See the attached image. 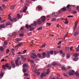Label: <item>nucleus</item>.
<instances>
[{
    "label": "nucleus",
    "mask_w": 79,
    "mask_h": 79,
    "mask_svg": "<svg viewBox=\"0 0 79 79\" xmlns=\"http://www.w3.org/2000/svg\"><path fill=\"white\" fill-rule=\"evenodd\" d=\"M11 18V16L9 17L8 18V19L10 20V21L16 22L18 20L16 18H14L13 19H12Z\"/></svg>",
    "instance_id": "nucleus-1"
},
{
    "label": "nucleus",
    "mask_w": 79,
    "mask_h": 79,
    "mask_svg": "<svg viewBox=\"0 0 79 79\" xmlns=\"http://www.w3.org/2000/svg\"><path fill=\"white\" fill-rule=\"evenodd\" d=\"M66 10V7H63L62 9H60L59 11V13H61L62 11L64 12Z\"/></svg>",
    "instance_id": "nucleus-2"
},
{
    "label": "nucleus",
    "mask_w": 79,
    "mask_h": 79,
    "mask_svg": "<svg viewBox=\"0 0 79 79\" xmlns=\"http://www.w3.org/2000/svg\"><path fill=\"white\" fill-rule=\"evenodd\" d=\"M31 55L32 56H31V57L33 59H36L37 58V55L34 53H32L31 54Z\"/></svg>",
    "instance_id": "nucleus-3"
},
{
    "label": "nucleus",
    "mask_w": 79,
    "mask_h": 79,
    "mask_svg": "<svg viewBox=\"0 0 79 79\" xmlns=\"http://www.w3.org/2000/svg\"><path fill=\"white\" fill-rule=\"evenodd\" d=\"M75 73V72L74 70H72V71H70L69 73V76H73L74 74Z\"/></svg>",
    "instance_id": "nucleus-4"
},
{
    "label": "nucleus",
    "mask_w": 79,
    "mask_h": 79,
    "mask_svg": "<svg viewBox=\"0 0 79 79\" xmlns=\"http://www.w3.org/2000/svg\"><path fill=\"white\" fill-rule=\"evenodd\" d=\"M37 23L39 25H41L42 24V22L40 19H39L37 21Z\"/></svg>",
    "instance_id": "nucleus-5"
},
{
    "label": "nucleus",
    "mask_w": 79,
    "mask_h": 79,
    "mask_svg": "<svg viewBox=\"0 0 79 79\" xmlns=\"http://www.w3.org/2000/svg\"><path fill=\"white\" fill-rule=\"evenodd\" d=\"M7 44L8 43H7V41H6L4 42V43L3 44V46L4 47V48H6V45H7Z\"/></svg>",
    "instance_id": "nucleus-6"
},
{
    "label": "nucleus",
    "mask_w": 79,
    "mask_h": 79,
    "mask_svg": "<svg viewBox=\"0 0 79 79\" xmlns=\"http://www.w3.org/2000/svg\"><path fill=\"white\" fill-rule=\"evenodd\" d=\"M5 66L6 67H8V69L9 70H10L11 69V66H9L8 64H6Z\"/></svg>",
    "instance_id": "nucleus-7"
},
{
    "label": "nucleus",
    "mask_w": 79,
    "mask_h": 79,
    "mask_svg": "<svg viewBox=\"0 0 79 79\" xmlns=\"http://www.w3.org/2000/svg\"><path fill=\"white\" fill-rule=\"evenodd\" d=\"M46 20L45 16H42L41 17V20L42 22H44Z\"/></svg>",
    "instance_id": "nucleus-8"
},
{
    "label": "nucleus",
    "mask_w": 79,
    "mask_h": 79,
    "mask_svg": "<svg viewBox=\"0 0 79 79\" xmlns=\"http://www.w3.org/2000/svg\"><path fill=\"white\" fill-rule=\"evenodd\" d=\"M11 66L13 68H15V64L13 61L11 62Z\"/></svg>",
    "instance_id": "nucleus-9"
},
{
    "label": "nucleus",
    "mask_w": 79,
    "mask_h": 79,
    "mask_svg": "<svg viewBox=\"0 0 79 79\" xmlns=\"http://www.w3.org/2000/svg\"><path fill=\"white\" fill-rule=\"evenodd\" d=\"M50 52H47L46 56L47 58H49L50 57Z\"/></svg>",
    "instance_id": "nucleus-10"
},
{
    "label": "nucleus",
    "mask_w": 79,
    "mask_h": 79,
    "mask_svg": "<svg viewBox=\"0 0 79 79\" xmlns=\"http://www.w3.org/2000/svg\"><path fill=\"white\" fill-rule=\"evenodd\" d=\"M57 15H58V14L57 13H53L52 14V16L53 17H54L57 16Z\"/></svg>",
    "instance_id": "nucleus-11"
},
{
    "label": "nucleus",
    "mask_w": 79,
    "mask_h": 79,
    "mask_svg": "<svg viewBox=\"0 0 79 79\" xmlns=\"http://www.w3.org/2000/svg\"><path fill=\"white\" fill-rule=\"evenodd\" d=\"M23 67V68L27 69L28 68V66L26 64H24Z\"/></svg>",
    "instance_id": "nucleus-12"
},
{
    "label": "nucleus",
    "mask_w": 79,
    "mask_h": 79,
    "mask_svg": "<svg viewBox=\"0 0 79 79\" xmlns=\"http://www.w3.org/2000/svg\"><path fill=\"white\" fill-rule=\"evenodd\" d=\"M46 75H45L44 73H43L42 74H41V77L43 78V77H46Z\"/></svg>",
    "instance_id": "nucleus-13"
},
{
    "label": "nucleus",
    "mask_w": 79,
    "mask_h": 79,
    "mask_svg": "<svg viewBox=\"0 0 79 79\" xmlns=\"http://www.w3.org/2000/svg\"><path fill=\"white\" fill-rule=\"evenodd\" d=\"M27 68H23V72L24 73H26L27 72Z\"/></svg>",
    "instance_id": "nucleus-14"
},
{
    "label": "nucleus",
    "mask_w": 79,
    "mask_h": 79,
    "mask_svg": "<svg viewBox=\"0 0 79 79\" xmlns=\"http://www.w3.org/2000/svg\"><path fill=\"white\" fill-rule=\"evenodd\" d=\"M26 2L25 4L26 6H27L29 5L28 3L29 2V0H26Z\"/></svg>",
    "instance_id": "nucleus-15"
},
{
    "label": "nucleus",
    "mask_w": 79,
    "mask_h": 79,
    "mask_svg": "<svg viewBox=\"0 0 79 79\" xmlns=\"http://www.w3.org/2000/svg\"><path fill=\"white\" fill-rule=\"evenodd\" d=\"M67 69L65 68V67L64 66H63L62 67V70H63L67 71Z\"/></svg>",
    "instance_id": "nucleus-16"
},
{
    "label": "nucleus",
    "mask_w": 79,
    "mask_h": 79,
    "mask_svg": "<svg viewBox=\"0 0 79 79\" xmlns=\"http://www.w3.org/2000/svg\"><path fill=\"white\" fill-rule=\"evenodd\" d=\"M46 55V53L45 52H43L42 53V55H43V58H44L45 57V56Z\"/></svg>",
    "instance_id": "nucleus-17"
},
{
    "label": "nucleus",
    "mask_w": 79,
    "mask_h": 79,
    "mask_svg": "<svg viewBox=\"0 0 79 79\" xmlns=\"http://www.w3.org/2000/svg\"><path fill=\"white\" fill-rule=\"evenodd\" d=\"M79 60L78 57H75L73 59V60L74 61H77Z\"/></svg>",
    "instance_id": "nucleus-18"
},
{
    "label": "nucleus",
    "mask_w": 79,
    "mask_h": 79,
    "mask_svg": "<svg viewBox=\"0 0 79 79\" xmlns=\"http://www.w3.org/2000/svg\"><path fill=\"white\" fill-rule=\"evenodd\" d=\"M75 75L76 76H77V77H79V73L77 72H76V73H75Z\"/></svg>",
    "instance_id": "nucleus-19"
},
{
    "label": "nucleus",
    "mask_w": 79,
    "mask_h": 79,
    "mask_svg": "<svg viewBox=\"0 0 79 79\" xmlns=\"http://www.w3.org/2000/svg\"><path fill=\"white\" fill-rule=\"evenodd\" d=\"M35 73L37 74V75L38 76L40 74V72H38L37 71L36 72H35Z\"/></svg>",
    "instance_id": "nucleus-20"
},
{
    "label": "nucleus",
    "mask_w": 79,
    "mask_h": 79,
    "mask_svg": "<svg viewBox=\"0 0 79 79\" xmlns=\"http://www.w3.org/2000/svg\"><path fill=\"white\" fill-rule=\"evenodd\" d=\"M22 40V39L21 38L19 39L17 38L15 39L16 41H17V42H19V41H21V40Z\"/></svg>",
    "instance_id": "nucleus-21"
},
{
    "label": "nucleus",
    "mask_w": 79,
    "mask_h": 79,
    "mask_svg": "<svg viewBox=\"0 0 79 79\" xmlns=\"http://www.w3.org/2000/svg\"><path fill=\"white\" fill-rule=\"evenodd\" d=\"M74 56L75 57H77V56H79V54H78L77 53H75L74 54Z\"/></svg>",
    "instance_id": "nucleus-22"
},
{
    "label": "nucleus",
    "mask_w": 79,
    "mask_h": 79,
    "mask_svg": "<svg viewBox=\"0 0 79 79\" xmlns=\"http://www.w3.org/2000/svg\"><path fill=\"white\" fill-rule=\"evenodd\" d=\"M47 71L46 72V74L48 75L49 73L50 72L49 69H47Z\"/></svg>",
    "instance_id": "nucleus-23"
},
{
    "label": "nucleus",
    "mask_w": 79,
    "mask_h": 79,
    "mask_svg": "<svg viewBox=\"0 0 79 79\" xmlns=\"http://www.w3.org/2000/svg\"><path fill=\"white\" fill-rule=\"evenodd\" d=\"M27 7H26V6H25V7L24 9H23V12H25L26 11V10H27Z\"/></svg>",
    "instance_id": "nucleus-24"
},
{
    "label": "nucleus",
    "mask_w": 79,
    "mask_h": 79,
    "mask_svg": "<svg viewBox=\"0 0 79 79\" xmlns=\"http://www.w3.org/2000/svg\"><path fill=\"white\" fill-rule=\"evenodd\" d=\"M4 76V73L3 72H1L0 74V78ZM1 78H0L1 79Z\"/></svg>",
    "instance_id": "nucleus-25"
},
{
    "label": "nucleus",
    "mask_w": 79,
    "mask_h": 79,
    "mask_svg": "<svg viewBox=\"0 0 79 79\" xmlns=\"http://www.w3.org/2000/svg\"><path fill=\"white\" fill-rule=\"evenodd\" d=\"M57 65V63L56 62H53L52 63V65L53 66H55Z\"/></svg>",
    "instance_id": "nucleus-26"
},
{
    "label": "nucleus",
    "mask_w": 79,
    "mask_h": 79,
    "mask_svg": "<svg viewBox=\"0 0 79 79\" xmlns=\"http://www.w3.org/2000/svg\"><path fill=\"white\" fill-rule=\"evenodd\" d=\"M15 64L17 66L19 64V61L18 60H16L15 61Z\"/></svg>",
    "instance_id": "nucleus-27"
},
{
    "label": "nucleus",
    "mask_w": 79,
    "mask_h": 79,
    "mask_svg": "<svg viewBox=\"0 0 79 79\" xmlns=\"http://www.w3.org/2000/svg\"><path fill=\"white\" fill-rule=\"evenodd\" d=\"M4 50V48L3 47H0V50L2 51Z\"/></svg>",
    "instance_id": "nucleus-28"
},
{
    "label": "nucleus",
    "mask_w": 79,
    "mask_h": 79,
    "mask_svg": "<svg viewBox=\"0 0 79 79\" xmlns=\"http://www.w3.org/2000/svg\"><path fill=\"white\" fill-rule=\"evenodd\" d=\"M0 27L1 28H5V25L3 24L0 25Z\"/></svg>",
    "instance_id": "nucleus-29"
},
{
    "label": "nucleus",
    "mask_w": 79,
    "mask_h": 79,
    "mask_svg": "<svg viewBox=\"0 0 79 79\" xmlns=\"http://www.w3.org/2000/svg\"><path fill=\"white\" fill-rule=\"evenodd\" d=\"M15 6V5H13L10 7V9H14Z\"/></svg>",
    "instance_id": "nucleus-30"
},
{
    "label": "nucleus",
    "mask_w": 79,
    "mask_h": 79,
    "mask_svg": "<svg viewBox=\"0 0 79 79\" xmlns=\"http://www.w3.org/2000/svg\"><path fill=\"white\" fill-rule=\"evenodd\" d=\"M53 53H54V52L53 50H51L50 52V54L51 55H52L53 54Z\"/></svg>",
    "instance_id": "nucleus-31"
},
{
    "label": "nucleus",
    "mask_w": 79,
    "mask_h": 79,
    "mask_svg": "<svg viewBox=\"0 0 79 79\" xmlns=\"http://www.w3.org/2000/svg\"><path fill=\"white\" fill-rule=\"evenodd\" d=\"M46 46V44H44L43 45L41 46V48H44Z\"/></svg>",
    "instance_id": "nucleus-32"
},
{
    "label": "nucleus",
    "mask_w": 79,
    "mask_h": 79,
    "mask_svg": "<svg viewBox=\"0 0 79 79\" xmlns=\"http://www.w3.org/2000/svg\"><path fill=\"white\" fill-rule=\"evenodd\" d=\"M68 34H69V32H67V33L64 36V38H66V37H67V36H68Z\"/></svg>",
    "instance_id": "nucleus-33"
},
{
    "label": "nucleus",
    "mask_w": 79,
    "mask_h": 79,
    "mask_svg": "<svg viewBox=\"0 0 79 79\" xmlns=\"http://www.w3.org/2000/svg\"><path fill=\"white\" fill-rule=\"evenodd\" d=\"M59 52H58L57 51H55L54 52V54L55 55H56V54L57 53H58Z\"/></svg>",
    "instance_id": "nucleus-34"
},
{
    "label": "nucleus",
    "mask_w": 79,
    "mask_h": 79,
    "mask_svg": "<svg viewBox=\"0 0 79 79\" xmlns=\"http://www.w3.org/2000/svg\"><path fill=\"white\" fill-rule=\"evenodd\" d=\"M70 4H68V5L67 6V8L69 9V11H70V10H69V7H70Z\"/></svg>",
    "instance_id": "nucleus-35"
},
{
    "label": "nucleus",
    "mask_w": 79,
    "mask_h": 79,
    "mask_svg": "<svg viewBox=\"0 0 79 79\" xmlns=\"http://www.w3.org/2000/svg\"><path fill=\"white\" fill-rule=\"evenodd\" d=\"M72 68L70 66H67V68H66L67 69V70H68V69H72Z\"/></svg>",
    "instance_id": "nucleus-36"
},
{
    "label": "nucleus",
    "mask_w": 79,
    "mask_h": 79,
    "mask_svg": "<svg viewBox=\"0 0 79 79\" xmlns=\"http://www.w3.org/2000/svg\"><path fill=\"white\" fill-rule=\"evenodd\" d=\"M10 25H11V23H10V22L7 23H6V26H8Z\"/></svg>",
    "instance_id": "nucleus-37"
},
{
    "label": "nucleus",
    "mask_w": 79,
    "mask_h": 79,
    "mask_svg": "<svg viewBox=\"0 0 79 79\" xmlns=\"http://www.w3.org/2000/svg\"><path fill=\"white\" fill-rule=\"evenodd\" d=\"M64 49L66 51H67L69 49V48L68 47H66Z\"/></svg>",
    "instance_id": "nucleus-38"
},
{
    "label": "nucleus",
    "mask_w": 79,
    "mask_h": 79,
    "mask_svg": "<svg viewBox=\"0 0 79 79\" xmlns=\"http://www.w3.org/2000/svg\"><path fill=\"white\" fill-rule=\"evenodd\" d=\"M77 35H78V32H75V33L74 34V35L75 36H77Z\"/></svg>",
    "instance_id": "nucleus-39"
},
{
    "label": "nucleus",
    "mask_w": 79,
    "mask_h": 79,
    "mask_svg": "<svg viewBox=\"0 0 79 79\" xmlns=\"http://www.w3.org/2000/svg\"><path fill=\"white\" fill-rule=\"evenodd\" d=\"M70 57V54H68L67 56V58H69Z\"/></svg>",
    "instance_id": "nucleus-40"
},
{
    "label": "nucleus",
    "mask_w": 79,
    "mask_h": 79,
    "mask_svg": "<svg viewBox=\"0 0 79 79\" xmlns=\"http://www.w3.org/2000/svg\"><path fill=\"white\" fill-rule=\"evenodd\" d=\"M42 29V27H40L37 28V30L38 31L41 30Z\"/></svg>",
    "instance_id": "nucleus-41"
},
{
    "label": "nucleus",
    "mask_w": 79,
    "mask_h": 79,
    "mask_svg": "<svg viewBox=\"0 0 79 79\" xmlns=\"http://www.w3.org/2000/svg\"><path fill=\"white\" fill-rule=\"evenodd\" d=\"M34 25L35 26H36L37 23H36V21H34Z\"/></svg>",
    "instance_id": "nucleus-42"
},
{
    "label": "nucleus",
    "mask_w": 79,
    "mask_h": 79,
    "mask_svg": "<svg viewBox=\"0 0 79 79\" xmlns=\"http://www.w3.org/2000/svg\"><path fill=\"white\" fill-rule=\"evenodd\" d=\"M77 23H78V22H75V25L76 26V27H77Z\"/></svg>",
    "instance_id": "nucleus-43"
},
{
    "label": "nucleus",
    "mask_w": 79,
    "mask_h": 79,
    "mask_svg": "<svg viewBox=\"0 0 79 79\" xmlns=\"http://www.w3.org/2000/svg\"><path fill=\"white\" fill-rule=\"evenodd\" d=\"M35 29V28L33 27L32 28H31L29 30L30 31H32Z\"/></svg>",
    "instance_id": "nucleus-44"
},
{
    "label": "nucleus",
    "mask_w": 79,
    "mask_h": 79,
    "mask_svg": "<svg viewBox=\"0 0 79 79\" xmlns=\"http://www.w3.org/2000/svg\"><path fill=\"white\" fill-rule=\"evenodd\" d=\"M79 51V47H77L76 48V51L77 52H78Z\"/></svg>",
    "instance_id": "nucleus-45"
},
{
    "label": "nucleus",
    "mask_w": 79,
    "mask_h": 79,
    "mask_svg": "<svg viewBox=\"0 0 79 79\" xmlns=\"http://www.w3.org/2000/svg\"><path fill=\"white\" fill-rule=\"evenodd\" d=\"M62 43V42L61 41H59V42L57 44L58 45H60Z\"/></svg>",
    "instance_id": "nucleus-46"
},
{
    "label": "nucleus",
    "mask_w": 79,
    "mask_h": 79,
    "mask_svg": "<svg viewBox=\"0 0 79 79\" xmlns=\"http://www.w3.org/2000/svg\"><path fill=\"white\" fill-rule=\"evenodd\" d=\"M38 57L40 58L41 57V55L40 53L38 54Z\"/></svg>",
    "instance_id": "nucleus-47"
},
{
    "label": "nucleus",
    "mask_w": 79,
    "mask_h": 79,
    "mask_svg": "<svg viewBox=\"0 0 79 79\" xmlns=\"http://www.w3.org/2000/svg\"><path fill=\"white\" fill-rule=\"evenodd\" d=\"M18 48H19L18 45H16L15 49H18Z\"/></svg>",
    "instance_id": "nucleus-48"
},
{
    "label": "nucleus",
    "mask_w": 79,
    "mask_h": 79,
    "mask_svg": "<svg viewBox=\"0 0 79 79\" xmlns=\"http://www.w3.org/2000/svg\"><path fill=\"white\" fill-rule=\"evenodd\" d=\"M38 9L40 10H42V7H40V6H38Z\"/></svg>",
    "instance_id": "nucleus-49"
},
{
    "label": "nucleus",
    "mask_w": 79,
    "mask_h": 79,
    "mask_svg": "<svg viewBox=\"0 0 79 79\" xmlns=\"http://www.w3.org/2000/svg\"><path fill=\"white\" fill-rule=\"evenodd\" d=\"M17 16L18 18H19L20 17V15L19 14H18L17 15Z\"/></svg>",
    "instance_id": "nucleus-50"
},
{
    "label": "nucleus",
    "mask_w": 79,
    "mask_h": 79,
    "mask_svg": "<svg viewBox=\"0 0 79 79\" xmlns=\"http://www.w3.org/2000/svg\"><path fill=\"white\" fill-rule=\"evenodd\" d=\"M10 52V50L7 49V51H6V53H8Z\"/></svg>",
    "instance_id": "nucleus-51"
},
{
    "label": "nucleus",
    "mask_w": 79,
    "mask_h": 79,
    "mask_svg": "<svg viewBox=\"0 0 79 79\" xmlns=\"http://www.w3.org/2000/svg\"><path fill=\"white\" fill-rule=\"evenodd\" d=\"M60 54H62L63 53V51L62 50H60Z\"/></svg>",
    "instance_id": "nucleus-52"
},
{
    "label": "nucleus",
    "mask_w": 79,
    "mask_h": 79,
    "mask_svg": "<svg viewBox=\"0 0 79 79\" xmlns=\"http://www.w3.org/2000/svg\"><path fill=\"white\" fill-rule=\"evenodd\" d=\"M46 24L48 26H50L51 25V23H47Z\"/></svg>",
    "instance_id": "nucleus-53"
},
{
    "label": "nucleus",
    "mask_w": 79,
    "mask_h": 79,
    "mask_svg": "<svg viewBox=\"0 0 79 79\" xmlns=\"http://www.w3.org/2000/svg\"><path fill=\"white\" fill-rule=\"evenodd\" d=\"M17 54L18 55H21V54H22V53H21V52H18Z\"/></svg>",
    "instance_id": "nucleus-54"
},
{
    "label": "nucleus",
    "mask_w": 79,
    "mask_h": 79,
    "mask_svg": "<svg viewBox=\"0 0 79 79\" xmlns=\"http://www.w3.org/2000/svg\"><path fill=\"white\" fill-rule=\"evenodd\" d=\"M2 6L3 7V8L5 9H6V6H5L4 4H3Z\"/></svg>",
    "instance_id": "nucleus-55"
},
{
    "label": "nucleus",
    "mask_w": 79,
    "mask_h": 79,
    "mask_svg": "<svg viewBox=\"0 0 79 79\" xmlns=\"http://www.w3.org/2000/svg\"><path fill=\"white\" fill-rule=\"evenodd\" d=\"M6 66H5V65H2V68H3V69H5V67H6Z\"/></svg>",
    "instance_id": "nucleus-56"
},
{
    "label": "nucleus",
    "mask_w": 79,
    "mask_h": 79,
    "mask_svg": "<svg viewBox=\"0 0 79 79\" xmlns=\"http://www.w3.org/2000/svg\"><path fill=\"white\" fill-rule=\"evenodd\" d=\"M65 56V54L64 53H63V54H62V56L63 57H64Z\"/></svg>",
    "instance_id": "nucleus-57"
},
{
    "label": "nucleus",
    "mask_w": 79,
    "mask_h": 79,
    "mask_svg": "<svg viewBox=\"0 0 79 79\" xmlns=\"http://www.w3.org/2000/svg\"><path fill=\"white\" fill-rule=\"evenodd\" d=\"M56 19H55V18H54V19H51V20L52 21H55V20H56Z\"/></svg>",
    "instance_id": "nucleus-58"
},
{
    "label": "nucleus",
    "mask_w": 79,
    "mask_h": 79,
    "mask_svg": "<svg viewBox=\"0 0 79 79\" xmlns=\"http://www.w3.org/2000/svg\"><path fill=\"white\" fill-rule=\"evenodd\" d=\"M24 75L25 76H28V75L27 73H24Z\"/></svg>",
    "instance_id": "nucleus-59"
},
{
    "label": "nucleus",
    "mask_w": 79,
    "mask_h": 79,
    "mask_svg": "<svg viewBox=\"0 0 79 79\" xmlns=\"http://www.w3.org/2000/svg\"><path fill=\"white\" fill-rule=\"evenodd\" d=\"M24 35V34H20V35L21 36V37H23V36Z\"/></svg>",
    "instance_id": "nucleus-60"
},
{
    "label": "nucleus",
    "mask_w": 79,
    "mask_h": 79,
    "mask_svg": "<svg viewBox=\"0 0 79 79\" xmlns=\"http://www.w3.org/2000/svg\"><path fill=\"white\" fill-rule=\"evenodd\" d=\"M26 52H27V50H25L24 51H23V54L26 53Z\"/></svg>",
    "instance_id": "nucleus-61"
},
{
    "label": "nucleus",
    "mask_w": 79,
    "mask_h": 79,
    "mask_svg": "<svg viewBox=\"0 0 79 79\" xmlns=\"http://www.w3.org/2000/svg\"><path fill=\"white\" fill-rule=\"evenodd\" d=\"M67 17L68 18L72 17H73V15H70V16H68Z\"/></svg>",
    "instance_id": "nucleus-62"
},
{
    "label": "nucleus",
    "mask_w": 79,
    "mask_h": 79,
    "mask_svg": "<svg viewBox=\"0 0 79 79\" xmlns=\"http://www.w3.org/2000/svg\"><path fill=\"white\" fill-rule=\"evenodd\" d=\"M26 27L27 29H28L29 28V26H28V25H26Z\"/></svg>",
    "instance_id": "nucleus-63"
},
{
    "label": "nucleus",
    "mask_w": 79,
    "mask_h": 79,
    "mask_svg": "<svg viewBox=\"0 0 79 79\" xmlns=\"http://www.w3.org/2000/svg\"><path fill=\"white\" fill-rule=\"evenodd\" d=\"M19 47H20L22 46V44L21 43H19Z\"/></svg>",
    "instance_id": "nucleus-64"
}]
</instances>
